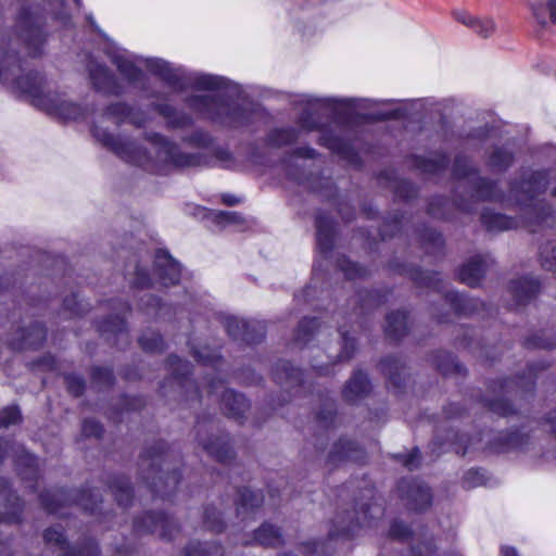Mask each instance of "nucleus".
I'll return each instance as SVG.
<instances>
[{"label": "nucleus", "instance_id": "obj_1", "mask_svg": "<svg viewBox=\"0 0 556 556\" xmlns=\"http://www.w3.org/2000/svg\"><path fill=\"white\" fill-rule=\"evenodd\" d=\"M144 62L149 72L175 90L195 88L215 91L214 94L193 96L188 100L189 106L202 116L229 127H238L248 122L247 112L228 101L237 88L226 78L210 74H186L184 70L173 68L162 59H147Z\"/></svg>", "mask_w": 556, "mask_h": 556}, {"label": "nucleus", "instance_id": "obj_2", "mask_svg": "<svg viewBox=\"0 0 556 556\" xmlns=\"http://www.w3.org/2000/svg\"><path fill=\"white\" fill-rule=\"evenodd\" d=\"M92 134L98 141L113 151L123 161L150 170L162 172L169 166L187 168L205 164V159L202 154L181 153L175 143L159 134L150 135L147 138L152 143L156 153L155 159H152L146 150L126 138L114 137L106 130L97 127L92 129Z\"/></svg>", "mask_w": 556, "mask_h": 556}, {"label": "nucleus", "instance_id": "obj_3", "mask_svg": "<svg viewBox=\"0 0 556 556\" xmlns=\"http://www.w3.org/2000/svg\"><path fill=\"white\" fill-rule=\"evenodd\" d=\"M23 67L14 53L0 50V83L33 98L35 105L66 121H78L89 114V110L68 102L59 94L45 91V79L37 72L22 75Z\"/></svg>", "mask_w": 556, "mask_h": 556}, {"label": "nucleus", "instance_id": "obj_4", "mask_svg": "<svg viewBox=\"0 0 556 556\" xmlns=\"http://www.w3.org/2000/svg\"><path fill=\"white\" fill-rule=\"evenodd\" d=\"M548 179L545 172L531 173L527 179L514 184L510 188V197L521 206L522 215L516 219L506 215L484 211L481 222L489 231H502L520 226L528 227L531 231L533 226L544 223L552 214V208L539 195L547 189Z\"/></svg>", "mask_w": 556, "mask_h": 556}, {"label": "nucleus", "instance_id": "obj_5", "mask_svg": "<svg viewBox=\"0 0 556 556\" xmlns=\"http://www.w3.org/2000/svg\"><path fill=\"white\" fill-rule=\"evenodd\" d=\"M163 452L162 443L146 451L141 456L140 469L142 478L154 493L170 496L179 482V475L176 470L170 471L166 466Z\"/></svg>", "mask_w": 556, "mask_h": 556}, {"label": "nucleus", "instance_id": "obj_6", "mask_svg": "<svg viewBox=\"0 0 556 556\" xmlns=\"http://www.w3.org/2000/svg\"><path fill=\"white\" fill-rule=\"evenodd\" d=\"M17 31L28 53L33 56L39 55L45 43L41 18L28 11H23L17 20Z\"/></svg>", "mask_w": 556, "mask_h": 556}, {"label": "nucleus", "instance_id": "obj_7", "mask_svg": "<svg viewBox=\"0 0 556 556\" xmlns=\"http://www.w3.org/2000/svg\"><path fill=\"white\" fill-rule=\"evenodd\" d=\"M453 172L457 178H468L467 184L475 191L472 197L482 200H502V193L496 189L495 185L473 173L466 159H457Z\"/></svg>", "mask_w": 556, "mask_h": 556}, {"label": "nucleus", "instance_id": "obj_8", "mask_svg": "<svg viewBox=\"0 0 556 556\" xmlns=\"http://www.w3.org/2000/svg\"><path fill=\"white\" fill-rule=\"evenodd\" d=\"M207 394L216 396L220 394L222 408L230 417L241 418L249 408L247 399L233 390L225 389L220 380H212L208 383Z\"/></svg>", "mask_w": 556, "mask_h": 556}, {"label": "nucleus", "instance_id": "obj_9", "mask_svg": "<svg viewBox=\"0 0 556 556\" xmlns=\"http://www.w3.org/2000/svg\"><path fill=\"white\" fill-rule=\"evenodd\" d=\"M134 529L137 533H155L162 539H172L178 530L176 523L163 514H147L136 519Z\"/></svg>", "mask_w": 556, "mask_h": 556}, {"label": "nucleus", "instance_id": "obj_10", "mask_svg": "<svg viewBox=\"0 0 556 556\" xmlns=\"http://www.w3.org/2000/svg\"><path fill=\"white\" fill-rule=\"evenodd\" d=\"M399 491L406 505L414 510H421L431 504L430 489L417 480H402Z\"/></svg>", "mask_w": 556, "mask_h": 556}, {"label": "nucleus", "instance_id": "obj_11", "mask_svg": "<svg viewBox=\"0 0 556 556\" xmlns=\"http://www.w3.org/2000/svg\"><path fill=\"white\" fill-rule=\"evenodd\" d=\"M88 71L90 80L98 91L113 96H121L124 92L122 85L106 66L90 61Z\"/></svg>", "mask_w": 556, "mask_h": 556}, {"label": "nucleus", "instance_id": "obj_12", "mask_svg": "<svg viewBox=\"0 0 556 556\" xmlns=\"http://www.w3.org/2000/svg\"><path fill=\"white\" fill-rule=\"evenodd\" d=\"M88 71L90 80L98 91L113 96H121L124 92L122 85L106 66L90 61Z\"/></svg>", "mask_w": 556, "mask_h": 556}, {"label": "nucleus", "instance_id": "obj_13", "mask_svg": "<svg viewBox=\"0 0 556 556\" xmlns=\"http://www.w3.org/2000/svg\"><path fill=\"white\" fill-rule=\"evenodd\" d=\"M364 456V451L357 443L348 439H339L331 446L327 463L334 467L346 462H361Z\"/></svg>", "mask_w": 556, "mask_h": 556}, {"label": "nucleus", "instance_id": "obj_14", "mask_svg": "<svg viewBox=\"0 0 556 556\" xmlns=\"http://www.w3.org/2000/svg\"><path fill=\"white\" fill-rule=\"evenodd\" d=\"M227 333L235 340H241L248 344L260 342L264 337V327L262 325L251 326L248 321L229 316L225 319Z\"/></svg>", "mask_w": 556, "mask_h": 556}, {"label": "nucleus", "instance_id": "obj_15", "mask_svg": "<svg viewBox=\"0 0 556 556\" xmlns=\"http://www.w3.org/2000/svg\"><path fill=\"white\" fill-rule=\"evenodd\" d=\"M43 538L47 544H53L58 546L61 551L64 549L62 556H99L98 546L92 541L88 542V544L81 549L67 547L66 540L62 531L59 530L58 528L47 529L45 531Z\"/></svg>", "mask_w": 556, "mask_h": 556}, {"label": "nucleus", "instance_id": "obj_16", "mask_svg": "<svg viewBox=\"0 0 556 556\" xmlns=\"http://www.w3.org/2000/svg\"><path fill=\"white\" fill-rule=\"evenodd\" d=\"M197 431L199 443L203 446L210 456L214 457L220 463H228L230 459H232L233 451L225 435L216 437L214 440L205 439L201 433V425H198Z\"/></svg>", "mask_w": 556, "mask_h": 556}, {"label": "nucleus", "instance_id": "obj_17", "mask_svg": "<svg viewBox=\"0 0 556 556\" xmlns=\"http://www.w3.org/2000/svg\"><path fill=\"white\" fill-rule=\"evenodd\" d=\"M155 267L164 286L178 283L181 275L180 265L167 252L156 253Z\"/></svg>", "mask_w": 556, "mask_h": 556}, {"label": "nucleus", "instance_id": "obj_18", "mask_svg": "<svg viewBox=\"0 0 556 556\" xmlns=\"http://www.w3.org/2000/svg\"><path fill=\"white\" fill-rule=\"evenodd\" d=\"M0 502H3L7 509L5 511L0 510V521H18L21 513L20 498L9 489V483L4 478H0Z\"/></svg>", "mask_w": 556, "mask_h": 556}, {"label": "nucleus", "instance_id": "obj_19", "mask_svg": "<svg viewBox=\"0 0 556 556\" xmlns=\"http://www.w3.org/2000/svg\"><path fill=\"white\" fill-rule=\"evenodd\" d=\"M275 380L287 392L295 389V393H298L302 388V371L299 368H294L289 362H281L276 368Z\"/></svg>", "mask_w": 556, "mask_h": 556}, {"label": "nucleus", "instance_id": "obj_20", "mask_svg": "<svg viewBox=\"0 0 556 556\" xmlns=\"http://www.w3.org/2000/svg\"><path fill=\"white\" fill-rule=\"evenodd\" d=\"M488 260L482 256H476L469 260L459 270V279L469 287H477L488 267Z\"/></svg>", "mask_w": 556, "mask_h": 556}, {"label": "nucleus", "instance_id": "obj_21", "mask_svg": "<svg viewBox=\"0 0 556 556\" xmlns=\"http://www.w3.org/2000/svg\"><path fill=\"white\" fill-rule=\"evenodd\" d=\"M510 292L517 305H525L530 302L539 292L540 285L532 278H520L511 281Z\"/></svg>", "mask_w": 556, "mask_h": 556}, {"label": "nucleus", "instance_id": "obj_22", "mask_svg": "<svg viewBox=\"0 0 556 556\" xmlns=\"http://www.w3.org/2000/svg\"><path fill=\"white\" fill-rule=\"evenodd\" d=\"M112 63L116 66L119 74L130 84H136L142 79L143 73L137 66L136 62L129 59L125 53H112L110 55Z\"/></svg>", "mask_w": 556, "mask_h": 556}, {"label": "nucleus", "instance_id": "obj_23", "mask_svg": "<svg viewBox=\"0 0 556 556\" xmlns=\"http://www.w3.org/2000/svg\"><path fill=\"white\" fill-rule=\"evenodd\" d=\"M370 391V382L367 375L363 371H355L346 382L343 390V396L348 402H355L365 396Z\"/></svg>", "mask_w": 556, "mask_h": 556}, {"label": "nucleus", "instance_id": "obj_24", "mask_svg": "<svg viewBox=\"0 0 556 556\" xmlns=\"http://www.w3.org/2000/svg\"><path fill=\"white\" fill-rule=\"evenodd\" d=\"M46 339V330L41 324L35 323L28 329L23 330L22 337L18 340L10 342L13 349H36Z\"/></svg>", "mask_w": 556, "mask_h": 556}, {"label": "nucleus", "instance_id": "obj_25", "mask_svg": "<svg viewBox=\"0 0 556 556\" xmlns=\"http://www.w3.org/2000/svg\"><path fill=\"white\" fill-rule=\"evenodd\" d=\"M168 366L172 369L175 379L178 380V383L181 389H187L188 392H191V399H199L198 388L194 386L192 381L186 380L184 382L180 381V378L186 376L189 372V363L180 359L178 356H169Z\"/></svg>", "mask_w": 556, "mask_h": 556}, {"label": "nucleus", "instance_id": "obj_26", "mask_svg": "<svg viewBox=\"0 0 556 556\" xmlns=\"http://www.w3.org/2000/svg\"><path fill=\"white\" fill-rule=\"evenodd\" d=\"M408 330L407 315L404 312H392L387 316L386 334L388 338L399 340Z\"/></svg>", "mask_w": 556, "mask_h": 556}, {"label": "nucleus", "instance_id": "obj_27", "mask_svg": "<svg viewBox=\"0 0 556 556\" xmlns=\"http://www.w3.org/2000/svg\"><path fill=\"white\" fill-rule=\"evenodd\" d=\"M317 245L323 253L331 250L333 244V227L332 222L325 216H317Z\"/></svg>", "mask_w": 556, "mask_h": 556}, {"label": "nucleus", "instance_id": "obj_28", "mask_svg": "<svg viewBox=\"0 0 556 556\" xmlns=\"http://www.w3.org/2000/svg\"><path fill=\"white\" fill-rule=\"evenodd\" d=\"M333 527L336 528V530H330V539L339 536L350 539L356 534L357 530L361 527V521L358 518L356 521H354L351 517V514L348 513L345 516L338 517L333 523Z\"/></svg>", "mask_w": 556, "mask_h": 556}, {"label": "nucleus", "instance_id": "obj_29", "mask_svg": "<svg viewBox=\"0 0 556 556\" xmlns=\"http://www.w3.org/2000/svg\"><path fill=\"white\" fill-rule=\"evenodd\" d=\"M254 540L264 546L276 547L282 544L280 530L273 525L264 523L255 532Z\"/></svg>", "mask_w": 556, "mask_h": 556}, {"label": "nucleus", "instance_id": "obj_30", "mask_svg": "<svg viewBox=\"0 0 556 556\" xmlns=\"http://www.w3.org/2000/svg\"><path fill=\"white\" fill-rule=\"evenodd\" d=\"M105 115L108 117L114 118L116 123L129 119L130 123L138 127H141L144 124L143 118L136 117L132 114L131 109L127 104L122 102L110 105L105 111Z\"/></svg>", "mask_w": 556, "mask_h": 556}, {"label": "nucleus", "instance_id": "obj_31", "mask_svg": "<svg viewBox=\"0 0 556 556\" xmlns=\"http://www.w3.org/2000/svg\"><path fill=\"white\" fill-rule=\"evenodd\" d=\"M263 495L258 492L251 491L249 489H243L239 491V501H238V515L244 516L250 510L257 508L263 503Z\"/></svg>", "mask_w": 556, "mask_h": 556}, {"label": "nucleus", "instance_id": "obj_32", "mask_svg": "<svg viewBox=\"0 0 556 556\" xmlns=\"http://www.w3.org/2000/svg\"><path fill=\"white\" fill-rule=\"evenodd\" d=\"M382 374L387 377L390 383L395 388H400L402 383L401 372L404 367L402 363L395 357H388L380 363Z\"/></svg>", "mask_w": 556, "mask_h": 556}, {"label": "nucleus", "instance_id": "obj_33", "mask_svg": "<svg viewBox=\"0 0 556 556\" xmlns=\"http://www.w3.org/2000/svg\"><path fill=\"white\" fill-rule=\"evenodd\" d=\"M70 498H73V496L64 490H59L53 493L47 492L40 494V501L42 506L51 514L58 513L59 507L63 503L68 502Z\"/></svg>", "mask_w": 556, "mask_h": 556}, {"label": "nucleus", "instance_id": "obj_34", "mask_svg": "<svg viewBox=\"0 0 556 556\" xmlns=\"http://www.w3.org/2000/svg\"><path fill=\"white\" fill-rule=\"evenodd\" d=\"M445 302L458 314H471L476 308L475 304H472L469 299L454 291L446 292Z\"/></svg>", "mask_w": 556, "mask_h": 556}, {"label": "nucleus", "instance_id": "obj_35", "mask_svg": "<svg viewBox=\"0 0 556 556\" xmlns=\"http://www.w3.org/2000/svg\"><path fill=\"white\" fill-rule=\"evenodd\" d=\"M110 489L115 496L118 505L127 506L131 502L132 492L129 482L125 478H116L110 485Z\"/></svg>", "mask_w": 556, "mask_h": 556}, {"label": "nucleus", "instance_id": "obj_36", "mask_svg": "<svg viewBox=\"0 0 556 556\" xmlns=\"http://www.w3.org/2000/svg\"><path fill=\"white\" fill-rule=\"evenodd\" d=\"M139 344L147 352H161L164 350L165 343L159 332L149 330L139 338Z\"/></svg>", "mask_w": 556, "mask_h": 556}, {"label": "nucleus", "instance_id": "obj_37", "mask_svg": "<svg viewBox=\"0 0 556 556\" xmlns=\"http://www.w3.org/2000/svg\"><path fill=\"white\" fill-rule=\"evenodd\" d=\"M20 475L23 479L37 477V459L34 455L24 453L16 463Z\"/></svg>", "mask_w": 556, "mask_h": 556}, {"label": "nucleus", "instance_id": "obj_38", "mask_svg": "<svg viewBox=\"0 0 556 556\" xmlns=\"http://www.w3.org/2000/svg\"><path fill=\"white\" fill-rule=\"evenodd\" d=\"M159 112L168 119L172 127L179 128L188 126L191 123V117L185 113H177L169 105H160Z\"/></svg>", "mask_w": 556, "mask_h": 556}, {"label": "nucleus", "instance_id": "obj_39", "mask_svg": "<svg viewBox=\"0 0 556 556\" xmlns=\"http://www.w3.org/2000/svg\"><path fill=\"white\" fill-rule=\"evenodd\" d=\"M533 14L542 25L547 24V15L551 23L556 24V0H549L547 4L533 5Z\"/></svg>", "mask_w": 556, "mask_h": 556}, {"label": "nucleus", "instance_id": "obj_40", "mask_svg": "<svg viewBox=\"0 0 556 556\" xmlns=\"http://www.w3.org/2000/svg\"><path fill=\"white\" fill-rule=\"evenodd\" d=\"M319 327V323L315 318H304L296 330L295 342L299 344L307 343L314 334V330Z\"/></svg>", "mask_w": 556, "mask_h": 556}, {"label": "nucleus", "instance_id": "obj_41", "mask_svg": "<svg viewBox=\"0 0 556 556\" xmlns=\"http://www.w3.org/2000/svg\"><path fill=\"white\" fill-rule=\"evenodd\" d=\"M212 554L218 556L223 554L222 546L217 544L202 545L201 543H192L186 548L185 556H211Z\"/></svg>", "mask_w": 556, "mask_h": 556}, {"label": "nucleus", "instance_id": "obj_42", "mask_svg": "<svg viewBox=\"0 0 556 556\" xmlns=\"http://www.w3.org/2000/svg\"><path fill=\"white\" fill-rule=\"evenodd\" d=\"M513 163V154L503 149H495L489 160V164L496 170H505Z\"/></svg>", "mask_w": 556, "mask_h": 556}, {"label": "nucleus", "instance_id": "obj_43", "mask_svg": "<svg viewBox=\"0 0 556 556\" xmlns=\"http://www.w3.org/2000/svg\"><path fill=\"white\" fill-rule=\"evenodd\" d=\"M540 261L543 268L556 273V243L548 242L541 248Z\"/></svg>", "mask_w": 556, "mask_h": 556}, {"label": "nucleus", "instance_id": "obj_44", "mask_svg": "<svg viewBox=\"0 0 556 556\" xmlns=\"http://www.w3.org/2000/svg\"><path fill=\"white\" fill-rule=\"evenodd\" d=\"M99 498V494L91 490H83L75 495L74 501L85 510L93 513Z\"/></svg>", "mask_w": 556, "mask_h": 556}, {"label": "nucleus", "instance_id": "obj_45", "mask_svg": "<svg viewBox=\"0 0 556 556\" xmlns=\"http://www.w3.org/2000/svg\"><path fill=\"white\" fill-rule=\"evenodd\" d=\"M316 419L319 426L325 429H329L334 426L336 415L333 402L327 401L323 408L317 413Z\"/></svg>", "mask_w": 556, "mask_h": 556}, {"label": "nucleus", "instance_id": "obj_46", "mask_svg": "<svg viewBox=\"0 0 556 556\" xmlns=\"http://www.w3.org/2000/svg\"><path fill=\"white\" fill-rule=\"evenodd\" d=\"M298 132L292 128L276 129L269 136L270 142L277 147L289 144L295 141Z\"/></svg>", "mask_w": 556, "mask_h": 556}, {"label": "nucleus", "instance_id": "obj_47", "mask_svg": "<svg viewBox=\"0 0 556 556\" xmlns=\"http://www.w3.org/2000/svg\"><path fill=\"white\" fill-rule=\"evenodd\" d=\"M339 333L341 336L343 346L341 353L338 355V359L340 362L349 361L352 358L356 350L355 340L354 338H350L348 336V331H344L341 327L339 328Z\"/></svg>", "mask_w": 556, "mask_h": 556}, {"label": "nucleus", "instance_id": "obj_48", "mask_svg": "<svg viewBox=\"0 0 556 556\" xmlns=\"http://www.w3.org/2000/svg\"><path fill=\"white\" fill-rule=\"evenodd\" d=\"M21 420V412L16 406H9L0 412V427H9Z\"/></svg>", "mask_w": 556, "mask_h": 556}, {"label": "nucleus", "instance_id": "obj_49", "mask_svg": "<svg viewBox=\"0 0 556 556\" xmlns=\"http://www.w3.org/2000/svg\"><path fill=\"white\" fill-rule=\"evenodd\" d=\"M204 526L214 532H220L224 528L219 514L215 508H206L204 511Z\"/></svg>", "mask_w": 556, "mask_h": 556}, {"label": "nucleus", "instance_id": "obj_50", "mask_svg": "<svg viewBox=\"0 0 556 556\" xmlns=\"http://www.w3.org/2000/svg\"><path fill=\"white\" fill-rule=\"evenodd\" d=\"M340 266L345 277L349 279L364 277L366 275V270L363 267L349 260H342Z\"/></svg>", "mask_w": 556, "mask_h": 556}, {"label": "nucleus", "instance_id": "obj_51", "mask_svg": "<svg viewBox=\"0 0 556 556\" xmlns=\"http://www.w3.org/2000/svg\"><path fill=\"white\" fill-rule=\"evenodd\" d=\"M92 380L99 386H111L114 381L113 372L109 368L97 367L92 370Z\"/></svg>", "mask_w": 556, "mask_h": 556}, {"label": "nucleus", "instance_id": "obj_52", "mask_svg": "<svg viewBox=\"0 0 556 556\" xmlns=\"http://www.w3.org/2000/svg\"><path fill=\"white\" fill-rule=\"evenodd\" d=\"M103 332H113L115 334H123L126 331V325L124 319L115 316L113 319L105 321L101 326Z\"/></svg>", "mask_w": 556, "mask_h": 556}, {"label": "nucleus", "instance_id": "obj_53", "mask_svg": "<svg viewBox=\"0 0 556 556\" xmlns=\"http://www.w3.org/2000/svg\"><path fill=\"white\" fill-rule=\"evenodd\" d=\"M470 21H472V23H475V25L471 26V28H473L475 31L478 35H480L481 37L486 38L491 34H493V31H494V23H493V21H491V20L480 21V20H477V18H470Z\"/></svg>", "mask_w": 556, "mask_h": 556}, {"label": "nucleus", "instance_id": "obj_54", "mask_svg": "<svg viewBox=\"0 0 556 556\" xmlns=\"http://www.w3.org/2000/svg\"><path fill=\"white\" fill-rule=\"evenodd\" d=\"M65 382L67 386L68 392H71L75 396H79L83 394L85 389V382L81 378L73 375H68L65 377Z\"/></svg>", "mask_w": 556, "mask_h": 556}, {"label": "nucleus", "instance_id": "obj_55", "mask_svg": "<svg viewBox=\"0 0 556 556\" xmlns=\"http://www.w3.org/2000/svg\"><path fill=\"white\" fill-rule=\"evenodd\" d=\"M448 204V202L443 198H438L430 202L428 206V212L431 216L435 218H444L445 214L443 208Z\"/></svg>", "mask_w": 556, "mask_h": 556}, {"label": "nucleus", "instance_id": "obj_56", "mask_svg": "<svg viewBox=\"0 0 556 556\" xmlns=\"http://www.w3.org/2000/svg\"><path fill=\"white\" fill-rule=\"evenodd\" d=\"M491 410L502 416H508L514 413L511 404L503 399L495 400L490 404Z\"/></svg>", "mask_w": 556, "mask_h": 556}, {"label": "nucleus", "instance_id": "obj_57", "mask_svg": "<svg viewBox=\"0 0 556 556\" xmlns=\"http://www.w3.org/2000/svg\"><path fill=\"white\" fill-rule=\"evenodd\" d=\"M103 429L102 426L92 419H86L83 424V433L86 437H100Z\"/></svg>", "mask_w": 556, "mask_h": 556}, {"label": "nucleus", "instance_id": "obj_58", "mask_svg": "<svg viewBox=\"0 0 556 556\" xmlns=\"http://www.w3.org/2000/svg\"><path fill=\"white\" fill-rule=\"evenodd\" d=\"M523 443V439L518 433H513L510 435L505 437V442L502 444L501 447H497V452H505L510 448H517L520 447Z\"/></svg>", "mask_w": 556, "mask_h": 556}, {"label": "nucleus", "instance_id": "obj_59", "mask_svg": "<svg viewBox=\"0 0 556 556\" xmlns=\"http://www.w3.org/2000/svg\"><path fill=\"white\" fill-rule=\"evenodd\" d=\"M483 483V473L478 469H471L466 472L464 484L467 488H473Z\"/></svg>", "mask_w": 556, "mask_h": 556}, {"label": "nucleus", "instance_id": "obj_60", "mask_svg": "<svg viewBox=\"0 0 556 556\" xmlns=\"http://www.w3.org/2000/svg\"><path fill=\"white\" fill-rule=\"evenodd\" d=\"M445 165H446V160H445V157H442L439 162H434L431 160H428V161L424 160L420 162V164L418 166L424 172L437 174L440 172L441 168L445 167Z\"/></svg>", "mask_w": 556, "mask_h": 556}, {"label": "nucleus", "instance_id": "obj_61", "mask_svg": "<svg viewBox=\"0 0 556 556\" xmlns=\"http://www.w3.org/2000/svg\"><path fill=\"white\" fill-rule=\"evenodd\" d=\"M410 534L407 526L403 522L394 521L390 527V535L394 539L403 540Z\"/></svg>", "mask_w": 556, "mask_h": 556}, {"label": "nucleus", "instance_id": "obj_62", "mask_svg": "<svg viewBox=\"0 0 556 556\" xmlns=\"http://www.w3.org/2000/svg\"><path fill=\"white\" fill-rule=\"evenodd\" d=\"M397 457L403 463V465L409 470H413L418 467V460H419L418 450H414L412 453L406 454V455H399Z\"/></svg>", "mask_w": 556, "mask_h": 556}, {"label": "nucleus", "instance_id": "obj_63", "mask_svg": "<svg viewBox=\"0 0 556 556\" xmlns=\"http://www.w3.org/2000/svg\"><path fill=\"white\" fill-rule=\"evenodd\" d=\"M425 241L431 245V249H440L443 245L442 236L434 230H427Z\"/></svg>", "mask_w": 556, "mask_h": 556}, {"label": "nucleus", "instance_id": "obj_64", "mask_svg": "<svg viewBox=\"0 0 556 556\" xmlns=\"http://www.w3.org/2000/svg\"><path fill=\"white\" fill-rule=\"evenodd\" d=\"M433 547L430 542L421 543L412 549V556H432Z\"/></svg>", "mask_w": 556, "mask_h": 556}]
</instances>
